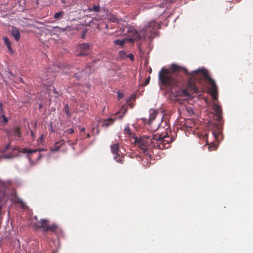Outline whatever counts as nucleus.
Instances as JSON below:
<instances>
[{
	"mask_svg": "<svg viewBox=\"0 0 253 253\" xmlns=\"http://www.w3.org/2000/svg\"><path fill=\"white\" fill-rule=\"evenodd\" d=\"M202 74L205 79L211 85L210 93L212 98L217 99V87L214 81L209 75L205 69L194 70L189 72L187 69L175 64H172L169 69L162 68L159 73V84L173 93L174 88L178 89L175 96L184 99L189 98L194 93L200 92L199 88L192 81V78L198 74Z\"/></svg>",
	"mask_w": 253,
	"mask_h": 253,
	"instance_id": "nucleus-1",
	"label": "nucleus"
},
{
	"mask_svg": "<svg viewBox=\"0 0 253 253\" xmlns=\"http://www.w3.org/2000/svg\"><path fill=\"white\" fill-rule=\"evenodd\" d=\"M159 25L155 21H152L148 23L139 32L135 33L134 40L149 39L153 38L157 33V30L159 28Z\"/></svg>",
	"mask_w": 253,
	"mask_h": 253,
	"instance_id": "nucleus-2",
	"label": "nucleus"
},
{
	"mask_svg": "<svg viewBox=\"0 0 253 253\" xmlns=\"http://www.w3.org/2000/svg\"><path fill=\"white\" fill-rule=\"evenodd\" d=\"M134 143L138 145V147L143 151L144 153L152 148H157L155 134H152L148 136L144 135L140 138L133 137Z\"/></svg>",
	"mask_w": 253,
	"mask_h": 253,
	"instance_id": "nucleus-3",
	"label": "nucleus"
},
{
	"mask_svg": "<svg viewBox=\"0 0 253 253\" xmlns=\"http://www.w3.org/2000/svg\"><path fill=\"white\" fill-rule=\"evenodd\" d=\"M155 140L157 149H165L169 147V144L172 142V139L168 135L155 134Z\"/></svg>",
	"mask_w": 253,
	"mask_h": 253,
	"instance_id": "nucleus-4",
	"label": "nucleus"
},
{
	"mask_svg": "<svg viewBox=\"0 0 253 253\" xmlns=\"http://www.w3.org/2000/svg\"><path fill=\"white\" fill-rule=\"evenodd\" d=\"M111 153L114 155V159L118 163L121 164H124V156L123 154H119L120 145L118 143H115L110 146Z\"/></svg>",
	"mask_w": 253,
	"mask_h": 253,
	"instance_id": "nucleus-5",
	"label": "nucleus"
},
{
	"mask_svg": "<svg viewBox=\"0 0 253 253\" xmlns=\"http://www.w3.org/2000/svg\"><path fill=\"white\" fill-rule=\"evenodd\" d=\"M77 50L79 52L78 56H85L89 53L90 45L87 43L80 44L78 46Z\"/></svg>",
	"mask_w": 253,
	"mask_h": 253,
	"instance_id": "nucleus-6",
	"label": "nucleus"
},
{
	"mask_svg": "<svg viewBox=\"0 0 253 253\" xmlns=\"http://www.w3.org/2000/svg\"><path fill=\"white\" fill-rule=\"evenodd\" d=\"M49 221L46 219H42L40 221H38L33 224V227L36 229L38 230L42 229V231L44 232V228L46 225L48 224Z\"/></svg>",
	"mask_w": 253,
	"mask_h": 253,
	"instance_id": "nucleus-7",
	"label": "nucleus"
},
{
	"mask_svg": "<svg viewBox=\"0 0 253 253\" xmlns=\"http://www.w3.org/2000/svg\"><path fill=\"white\" fill-rule=\"evenodd\" d=\"M212 109L216 116V120L218 122L220 121L222 119V109L221 106L216 103H213Z\"/></svg>",
	"mask_w": 253,
	"mask_h": 253,
	"instance_id": "nucleus-8",
	"label": "nucleus"
},
{
	"mask_svg": "<svg viewBox=\"0 0 253 253\" xmlns=\"http://www.w3.org/2000/svg\"><path fill=\"white\" fill-rule=\"evenodd\" d=\"M116 120L115 118H109L107 119L102 120L101 126L103 127H108L113 124Z\"/></svg>",
	"mask_w": 253,
	"mask_h": 253,
	"instance_id": "nucleus-9",
	"label": "nucleus"
},
{
	"mask_svg": "<svg viewBox=\"0 0 253 253\" xmlns=\"http://www.w3.org/2000/svg\"><path fill=\"white\" fill-rule=\"evenodd\" d=\"M57 228L58 226L57 224L55 223L52 225H48V224H47L45 228H44V232L49 231L52 233H56Z\"/></svg>",
	"mask_w": 253,
	"mask_h": 253,
	"instance_id": "nucleus-10",
	"label": "nucleus"
},
{
	"mask_svg": "<svg viewBox=\"0 0 253 253\" xmlns=\"http://www.w3.org/2000/svg\"><path fill=\"white\" fill-rule=\"evenodd\" d=\"M0 113L2 114V115L0 116V123L5 125L8 122V119L3 114V110L2 108L1 103H0Z\"/></svg>",
	"mask_w": 253,
	"mask_h": 253,
	"instance_id": "nucleus-11",
	"label": "nucleus"
},
{
	"mask_svg": "<svg viewBox=\"0 0 253 253\" xmlns=\"http://www.w3.org/2000/svg\"><path fill=\"white\" fill-rule=\"evenodd\" d=\"M38 151H39L38 149H35V150H30L29 149H27L26 148H21V149H18L17 148V152H18V153H22L24 154H25V153L31 154V153H36Z\"/></svg>",
	"mask_w": 253,
	"mask_h": 253,
	"instance_id": "nucleus-12",
	"label": "nucleus"
},
{
	"mask_svg": "<svg viewBox=\"0 0 253 253\" xmlns=\"http://www.w3.org/2000/svg\"><path fill=\"white\" fill-rule=\"evenodd\" d=\"M3 41L4 44L7 46L8 51L10 54L13 53V51L11 48V42L7 37H3Z\"/></svg>",
	"mask_w": 253,
	"mask_h": 253,
	"instance_id": "nucleus-13",
	"label": "nucleus"
},
{
	"mask_svg": "<svg viewBox=\"0 0 253 253\" xmlns=\"http://www.w3.org/2000/svg\"><path fill=\"white\" fill-rule=\"evenodd\" d=\"M17 205H18L19 207L24 210L28 209V207L20 198L17 197Z\"/></svg>",
	"mask_w": 253,
	"mask_h": 253,
	"instance_id": "nucleus-14",
	"label": "nucleus"
},
{
	"mask_svg": "<svg viewBox=\"0 0 253 253\" xmlns=\"http://www.w3.org/2000/svg\"><path fill=\"white\" fill-rule=\"evenodd\" d=\"M157 113L155 110H152V112L150 113L149 120L147 122V124L149 125H150L151 124L152 121L155 119L157 116Z\"/></svg>",
	"mask_w": 253,
	"mask_h": 253,
	"instance_id": "nucleus-15",
	"label": "nucleus"
},
{
	"mask_svg": "<svg viewBox=\"0 0 253 253\" xmlns=\"http://www.w3.org/2000/svg\"><path fill=\"white\" fill-rule=\"evenodd\" d=\"M211 133H212L214 138H215V139L216 140H217L219 135L221 134L220 130H219L218 127H217L216 130H212L211 131Z\"/></svg>",
	"mask_w": 253,
	"mask_h": 253,
	"instance_id": "nucleus-16",
	"label": "nucleus"
},
{
	"mask_svg": "<svg viewBox=\"0 0 253 253\" xmlns=\"http://www.w3.org/2000/svg\"><path fill=\"white\" fill-rule=\"evenodd\" d=\"M19 3V7H17V9H18L19 11H23L25 9V0H23L22 1H18Z\"/></svg>",
	"mask_w": 253,
	"mask_h": 253,
	"instance_id": "nucleus-17",
	"label": "nucleus"
},
{
	"mask_svg": "<svg viewBox=\"0 0 253 253\" xmlns=\"http://www.w3.org/2000/svg\"><path fill=\"white\" fill-rule=\"evenodd\" d=\"M2 184L4 188L9 189L12 187V182L11 180H8L5 182H3Z\"/></svg>",
	"mask_w": 253,
	"mask_h": 253,
	"instance_id": "nucleus-18",
	"label": "nucleus"
},
{
	"mask_svg": "<svg viewBox=\"0 0 253 253\" xmlns=\"http://www.w3.org/2000/svg\"><path fill=\"white\" fill-rule=\"evenodd\" d=\"M64 12L63 11L56 12L54 15V18L56 19H60L63 18L64 15Z\"/></svg>",
	"mask_w": 253,
	"mask_h": 253,
	"instance_id": "nucleus-19",
	"label": "nucleus"
},
{
	"mask_svg": "<svg viewBox=\"0 0 253 253\" xmlns=\"http://www.w3.org/2000/svg\"><path fill=\"white\" fill-rule=\"evenodd\" d=\"M88 10L89 12H91L92 11H94L95 12H99L100 11V7L98 5H94L92 8V7H88Z\"/></svg>",
	"mask_w": 253,
	"mask_h": 253,
	"instance_id": "nucleus-20",
	"label": "nucleus"
},
{
	"mask_svg": "<svg viewBox=\"0 0 253 253\" xmlns=\"http://www.w3.org/2000/svg\"><path fill=\"white\" fill-rule=\"evenodd\" d=\"M63 144V141L61 142H58L56 143L55 147L51 149V151L53 152H56L58 151L60 148V146Z\"/></svg>",
	"mask_w": 253,
	"mask_h": 253,
	"instance_id": "nucleus-21",
	"label": "nucleus"
},
{
	"mask_svg": "<svg viewBox=\"0 0 253 253\" xmlns=\"http://www.w3.org/2000/svg\"><path fill=\"white\" fill-rule=\"evenodd\" d=\"M64 111L66 114V116L68 117V118H70L71 117V114H70V108H69V107L68 106V105L67 104H66L64 106Z\"/></svg>",
	"mask_w": 253,
	"mask_h": 253,
	"instance_id": "nucleus-22",
	"label": "nucleus"
},
{
	"mask_svg": "<svg viewBox=\"0 0 253 253\" xmlns=\"http://www.w3.org/2000/svg\"><path fill=\"white\" fill-rule=\"evenodd\" d=\"M125 41L124 40H116L114 41V43L116 45L123 46L125 43Z\"/></svg>",
	"mask_w": 253,
	"mask_h": 253,
	"instance_id": "nucleus-23",
	"label": "nucleus"
},
{
	"mask_svg": "<svg viewBox=\"0 0 253 253\" xmlns=\"http://www.w3.org/2000/svg\"><path fill=\"white\" fill-rule=\"evenodd\" d=\"M216 148V145H215L213 142H211L209 146V150L210 151H213Z\"/></svg>",
	"mask_w": 253,
	"mask_h": 253,
	"instance_id": "nucleus-24",
	"label": "nucleus"
},
{
	"mask_svg": "<svg viewBox=\"0 0 253 253\" xmlns=\"http://www.w3.org/2000/svg\"><path fill=\"white\" fill-rule=\"evenodd\" d=\"M124 131L126 134H128L129 136H131L130 129L128 126L125 127Z\"/></svg>",
	"mask_w": 253,
	"mask_h": 253,
	"instance_id": "nucleus-25",
	"label": "nucleus"
},
{
	"mask_svg": "<svg viewBox=\"0 0 253 253\" xmlns=\"http://www.w3.org/2000/svg\"><path fill=\"white\" fill-rule=\"evenodd\" d=\"M12 157V156H11L10 155H4L2 157L0 156V160H1V159H10Z\"/></svg>",
	"mask_w": 253,
	"mask_h": 253,
	"instance_id": "nucleus-26",
	"label": "nucleus"
},
{
	"mask_svg": "<svg viewBox=\"0 0 253 253\" xmlns=\"http://www.w3.org/2000/svg\"><path fill=\"white\" fill-rule=\"evenodd\" d=\"M14 27H13V28L11 30V34L12 36L14 38V39L16 40V29Z\"/></svg>",
	"mask_w": 253,
	"mask_h": 253,
	"instance_id": "nucleus-27",
	"label": "nucleus"
},
{
	"mask_svg": "<svg viewBox=\"0 0 253 253\" xmlns=\"http://www.w3.org/2000/svg\"><path fill=\"white\" fill-rule=\"evenodd\" d=\"M126 57L129 58L131 61H133L134 60V56L131 53H129L126 56Z\"/></svg>",
	"mask_w": 253,
	"mask_h": 253,
	"instance_id": "nucleus-28",
	"label": "nucleus"
},
{
	"mask_svg": "<svg viewBox=\"0 0 253 253\" xmlns=\"http://www.w3.org/2000/svg\"><path fill=\"white\" fill-rule=\"evenodd\" d=\"M65 132L67 133L68 134H71L74 132V130L73 128H69V129H67L65 131Z\"/></svg>",
	"mask_w": 253,
	"mask_h": 253,
	"instance_id": "nucleus-29",
	"label": "nucleus"
},
{
	"mask_svg": "<svg viewBox=\"0 0 253 253\" xmlns=\"http://www.w3.org/2000/svg\"><path fill=\"white\" fill-rule=\"evenodd\" d=\"M16 131H17V137H20L21 136L20 131V129L18 126H17Z\"/></svg>",
	"mask_w": 253,
	"mask_h": 253,
	"instance_id": "nucleus-30",
	"label": "nucleus"
},
{
	"mask_svg": "<svg viewBox=\"0 0 253 253\" xmlns=\"http://www.w3.org/2000/svg\"><path fill=\"white\" fill-rule=\"evenodd\" d=\"M86 34V30H84L83 31V33H82V37H81L82 39H84L85 38Z\"/></svg>",
	"mask_w": 253,
	"mask_h": 253,
	"instance_id": "nucleus-31",
	"label": "nucleus"
},
{
	"mask_svg": "<svg viewBox=\"0 0 253 253\" xmlns=\"http://www.w3.org/2000/svg\"><path fill=\"white\" fill-rule=\"evenodd\" d=\"M150 77H149L148 79H147L146 80H145V83H144V85H147L149 82H150Z\"/></svg>",
	"mask_w": 253,
	"mask_h": 253,
	"instance_id": "nucleus-32",
	"label": "nucleus"
},
{
	"mask_svg": "<svg viewBox=\"0 0 253 253\" xmlns=\"http://www.w3.org/2000/svg\"><path fill=\"white\" fill-rule=\"evenodd\" d=\"M124 95L122 93H121L120 92L118 93V98L119 99H121L123 97Z\"/></svg>",
	"mask_w": 253,
	"mask_h": 253,
	"instance_id": "nucleus-33",
	"label": "nucleus"
},
{
	"mask_svg": "<svg viewBox=\"0 0 253 253\" xmlns=\"http://www.w3.org/2000/svg\"><path fill=\"white\" fill-rule=\"evenodd\" d=\"M11 148V143L7 144L5 146V150H8L9 149Z\"/></svg>",
	"mask_w": 253,
	"mask_h": 253,
	"instance_id": "nucleus-34",
	"label": "nucleus"
},
{
	"mask_svg": "<svg viewBox=\"0 0 253 253\" xmlns=\"http://www.w3.org/2000/svg\"><path fill=\"white\" fill-rule=\"evenodd\" d=\"M16 37H17L16 38H17V41L20 38V34L17 30Z\"/></svg>",
	"mask_w": 253,
	"mask_h": 253,
	"instance_id": "nucleus-35",
	"label": "nucleus"
},
{
	"mask_svg": "<svg viewBox=\"0 0 253 253\" xmlns=\"http://www.w3.org/2000/svg\"><path fill=\"white\" fill-rule=\"evenodd\" d=\"M75 77L79 79L80 78V75H78L77 74H76Z\"/></svg>",
	"mask_w": 253,
	"mask_h": 253,
	"instance_id": "nucleus-36",
	"label": "nucleus"
},
{
	"mask_svg": "<svg viewBox=\"0 0 253 253\" xmlns=\"http://www.w3.org/2000/svg\"><path fill=\"white\" fill-rule=\"evenodd\" d=\"M126 109L124 110V113H123V115H122L121 117H120V119H122L123 117V116L124 115V114L126 113Z\"/></svg>",
	"mask_w": 253,
	"mask_h": 253,
	"instance_id": "nucleus-37",
	"label": "nucleus"
},
{
	"mask_svg": "<svg viewBox=\"0 0 253 253\" xmlns=\"http://www.w3.org/2000/svg\"><path fill=\"white\" fill-rule=\"evenodd\" d=\"M11 149L13 151L15 150H16V146H14V145L12 146V147H11Z\"/></svg>",
	"mask_w": 253,
	"mask_h": 253,
	"instance_id": "nucleus-38",
	"label": "nucleus"
},
{
	"mask_svg": "<svg viewBox=\"0 0 253 253\" xmlns=\"http://www.w3.org/2000/svg\"><path fill=\"white\" fill-rule=\"evenodd\" d=\"M53 92H54L55 94H58V93L56 89H54V90H53Z\"/></svg>",
	"mask_w": 253,
	"mask_h": 253,
	"instance_id": "nucleus-39",
	"label": "nucleus"
},
{
	"mask_svg": "<svg viewBox=\"0 0 253 253\" xmlns=\"http://www.w3.org/2000/svg\"><path fill=\"white\" fill-rule=\"evenodd\" d=\"M11 194L15 196L16 195V192H15V191L13 190V191L11 193Z\"/></svg>",
	"mask_w": 253,
	"mask_h": 253,
	"instance_id": "nucleus-40",
	"label": "nucleus"
},
{
	"mask_svg": "<svg viewBox=\"0 0 253 253\" xmlns=\"http://www.w3.org/2000/svg\"><path fill=\"white\" fill-rule=\"evenodd\" d=\"M85 130V128L84 127H83L80 130V131H82V132H83Z\"/></svg>",
	"mask_w": 253,
	"mask_h": 253,
	"instance_id": "nucleus-41",
	"label": "nucleus"
},
{
	"mask_svg": "<svg viewBox=\"0 0 253 253\" xmlns=\"http://www.w3.org/2000/svg\"><path fill=\"white\" fill-rule=\"evenodd\" d=\"M42 104H40L39 105V108L40 109H41L42 108Z\"/></svg>",
	"mask_w": 253,
	"mask_h": 253,
	"instance_id": "nucleus-42",
	"label": "nucleus"
},
{
	"mask_svg": "<svg viewBox=\"0 0 253 253\" xmlns=\"http://www.w3.org/2000/svg\"><path fill=\"white\" fill-rule=\"evenodd\" d=\"M19 80V82H20L21 83H23V80L22 78H20Z\"/></svg>",
	"mask_w": 253,
	"mask_h": 253,
	"instance_id": "nucleus-43",
	"label": "nucleus"
},
{
	"mask_svg": "<svg viewBox=\"0 0 253 253\" xmlns=\"http://www.w3.org/2000/svg\"><path fill=\"white\" fill-rule=\"evenodd\" d=\"M108 25L107 24H105V28H106V29H108Z\"/></svg>",
	"mask_w": 253,
	"mask_h": 253,
	"instance_id": "nucleus-44",
	"label": "nucleus"
},
{
	"mask_svg": "<svg viewBox=\"0 0 253 253\" xmlns=\"http://www.w3.org/2000/svg\"><path fill=\"white\" fill-rule=\"evenodd\" d=\"M90 136L89 134V133H88V134H87V137L89 138H90Z\"/></svg>",
	"mask_w": 253,
	"mask_h": 253,
	"instance_id": "nucleus-45",
	"label": "nucleus"
},
{
	"mask_svg": "<svg viewBox=\"0 0 253 253\" xmlns=\"http://www.w3.org/2000/svg\"><path fill=\"white\" fill-rule=\"evenodd\" d=\"M9 73L12 76H14V75L12 74V72L9 71Z\"/></svg>",
	"mask_w": 253,
	"mask_h": 253,
	"instance_id": "nucleus-46",
	"label": "nucleus"
},
{
	"mask_svg": "<svg viewBox=\"0 0 253 253\" xmlns=\"http://www.w3.org/2000/svg\"><path fill=\"white\" fill-rule=\"evenodd\" d=\"M13 203L16 204V201L15 200H14V199L13 200Z\"/></svg>",
	"mask_w": 253,
	"mask_h": 253,
	"instance_id": "nucleus-47",
	"label": "nucleus"
},
{
	"mask_svg": "<svg viewBox=\"0 0 253 253\" xmlns=\"http://www.w3.org/2000/svg\"><path fill=\"white\" fill-rule=\"evenodd\" d=\"M34 218H35V219H36V220L37 219V216H35Z\"/></svg>",
	"mask_w": 253,
	"mask_h": 253,
	"instance_id": "nucleus-48",
	"label": "nucleus"
},
{
	"mask_svg": "<svg viewBox=\"0 0 253 253\" xmlns=\"http://www.w3.org/2000/svg\"><path fill=\"white\" fill-rule=\"evenodd\" d=\"M143 120L144 121H146V119H143Z\"/></svg>",
	"mask_w": 253,
	"mask_h": 253,
	"instance_id": "nucleus-49",
	"label": "nucleus"
},
{
	"mask_svg": "<svg viewBox=\"0 0 253 253\" xmlns=\"http://www.w3.org/2000/svg\"><path fill=\"white\" fill-rule=\"evenodd\" d=\"M97 133H99V130H97Z\"/></svg>",
	"mask_w": 253,
	"mask_h": 253,
	"instance_id": "nucleus-50",
	"label": "nucleus"
},
{
	"mask_svg": "<svg viewBox=\"0 0 253 253\" xmlns=\"http://www.w3.org/2000/svg\"><path fill=\"white\" fill-rule=\"evenodd\" d=\"M14 253H16V251L14 252Z\"/></svg>",
	"mask_w": 253,
	"mask_h": 253,
	"instance_id": "nucleus-51",
	"label": "nucleus"
}]
</instances>
